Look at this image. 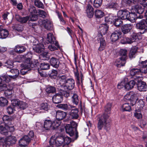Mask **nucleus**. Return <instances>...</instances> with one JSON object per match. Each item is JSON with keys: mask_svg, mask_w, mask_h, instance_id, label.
<instances>
[{"mask_svg": "<svg viewBox=\"0 0 147 147\" xmlns=\"http://www.w3.org/2000/svg\"><path fill=\"white\" fill-rule=\"evenodd\" d=\"M71 141V138L66 136L61 135L56 137L54 135L51 138L49 143L56 146L59 147L64 144H68Z\"/></svg>", "mask_w": 147, "mask_h": 147, "instance_id": "obj_1", "label": "nucleus"}, {"mask_svg": "<svg viewBox=\"0 0 147 147\" xmlns=\"http://www.w3.org/2000/svg\"><path fill=\"white\" fill-rule=\"evenodd\" d=\"M110 120L108 115L103 114L99 118L97 124V128L99 130H101L102 128L107 131L110 129Z\"/></svg>", "mask_w": 147, "mask_h": 147, "instance_id": "obj_2", "label": "nucleus"}, {"mask_svg": "<svg viewBox=\"0 0 147 147\" xmlns=\"http://www.w3.org/2000/svg\"><path fill=\"white\" fill-rule=\"evenodd\" d=\"M138 94L136 92H130L124 96L125 99L129 100L131 105L133 106L136 103L138 100Z\"/></svg>", "mask_w": 147, "mask_h": 147, "instance_id": "obj_3", "label": "nucleus"}, {"mask_svg": "<svg viewBox=\"0 0 147 147\" xmlns=\"http://www.w3.org/2000/svg\"><path fill=\"white\" fill-rule=\"evenodd\" d=\"M16 138L14 136H10L5 138H0V142L2 143L3 145H8L15 144L16 142Z\"/></svg>", "mask_w": 147, "mask_h": 147, "instance_id": "obj_4", "label": "nucleus"}, {"mask_svg": "<svg viewBox=\"0 0 147 147\" xmlns=\"http://www.w3.org/2000/svg\"><path fill=\"white\" fill-rule=\"evenodd\" d=\"M142 72L141 69L133 68L130 70V74L131 76H135L138 80H141L143 79V78L140 76L145 74L144 72Z\"/></svg>", "mask_w": 147, "mask_h": 147, "instance_id": "obj_5", "label": "nucleus"}, {"mask_svg": "<svg viewBox=\"0 0 147 147\" xmlns=\"http://www.w3.org/2000/svg\"><path fill=\"white\" fill-rule=\"evenodd\" d=\"M7 88L4 90V94L9 99L15 97V96L13 94V84H9L7 86Z\"/></svg>", "mask_w": 147, "mask_h": 147, "instance_id": "obj_6", "label": "nucleus"}, {"mask_svg": "<svg viewBox=\"0 0 147 147\" xmlns=\"http://www.w3.org/2000/svg\"><path fill=\"white\" fill-rule=\"evenodd\" d=\"M14 129L13 127L5 125L3 126L0 125V133L3 135H7L9 134L11 132L14 131Z\"/></svg>", "mask_w": 147, "mask_h": 147, "instance_id": "obj_7", "label": "nucleus"}, {"mask_svg": "<svg viewBox=\"0 0 147 147\" xmlns=\"http://www.w3.org/2000/svg\"><path fill=\"white\" fill-rule=\"evenodd\" d=\"M25 64L27 65L28 68L30 70L31 69L35 70L37 69V66L38 64V62L37 60L30 61V59H28L26 60L25 62Z\"/></svg>", "mask_w": 147, "mask_h": 147, "instance_id": "obj_8", "label": "nucleus"}, {"mask_svg": "<svg viewBox=\"0 0 147 147\" xmlns=\"http://www.w3.org/2000/svg\"><path fill=\"white\" fill-rule=\"evenodd\" d=\"M39 24L42 27H43L47 30H52L53 28V24L48 20H40L39 21Z\"/></svg>", "mask_w": 147, "mask_h": 147, "instance_id": "obj_9", "label": "nucleus"}, {"mask_svg": "<svg viewBox=\"0 0 147 147\" xmlns=\"http://www.w3.org/2000/svg\"><path fill=\"white\" fill-rule=\"evenodd\" d=\"M129 14L130 12L126 9L120 10L117 13V15L123 20H128Z\"/></svg>", "mask_w": 147, "mask_h": 147, "instance_id": "obj_10", "label": "nucleus"}, {"mask_svg": "<svg viewBox=\"0 0 147 147\" xmlns=\"http://www.w3.org/2000/svg\"><path fill=\"white\" fill-rule=\"evenodd\" d=\"M136 26L137 29L141 30H144V32L147 30V23L144 20H142L137 23L136 25Z\"/></svg>", "mask_w": 147, "mask_h": 147, "instance_id": "obj_11", "label": "nucleus"}, {"mask_svg": "<svg viewBox=\"0 0 147 147\" xmlns=\"http://www.w3.org/2000/svg\"><path fill=\"white\" fill-rule=\"evenodd\" d=\"M74 84L75 82L73 79L72 78L68 79L66 80L64 85L66 89L69 90H71L74 88Z\"/></svg>", "mask_w": 147, "mask_h": 147, "instance_id": "obj_12", "label": "nucleus"}, {"mask_svg": "<svg viewBox=\"0 0 147 147\" xmlns=\"http://www.w3.org/2000/svg\"><path fill=\"white\" fill-rule=\"evenodd\" d=\"M30 141V137L28 136H25L20 140L19 144L20 146L24 147L26 146Z\"/></svg>", "mask_w": 147, "mask_h": 147, "instance_id": "obj_13", "label": "nucleus"}, {"mask_svg": "<svg viewBox=\"0 0 147 147\" xmlns=\"http://www.w3.org/2000/svg\"><path fill=\"white\" fill-rule=\"evenodd\" d=\"M137 88L140 91H145L147 89V85L144 82L138 80L137 83Z\"/></svg>", "mask_w": 147, "mask_h": 147, "instance_id": "obj_14", "label": "nucleus"}, {"mask_svg": "<svg viewBox=\"0 0 147 147\" xmlns=\"http://www.w3.org/2000/svg\"><path fill=\"white\" fill-rule=\"evenodd\" d=\"M9 72H11L12 74H13V76H7L5 75V78H7L9 79V82L10 80L11 79H15L18 76V75L19 74V71L17 69H11L10 70Z\"/></svg>", "mask_w": 147, "mask_h": 147, "instance_id": "obj_15", "label": "nucleus"}, {"mask_svg": "<svg viewBox=\"0 0 147 147\" xmlns=\"http://www.w3.org/2000/svg\"><path fill=\"white\" fill-rule=\"evenodd\" d=\"M108 26L106 24H101L98 29V31L101 35L102 36L105 34L108 30Z\"/></svg>", "mask_w": 147, "mask_h": 147, "instance_id": "obj_16", "label": "nucleus"}, {"mask_svg": "<svg viewBox=\"0 0 147 147\" xmlns=\"http://www.w3.org/2000/svg\"><path fill=\"white\" fill-rule=\"evenodd\" d=\"M66 133L68 134L71 136H73L74 134V131L76 130V128H73L71 125L67 124L65 126Z\"/></svg>", "mask_w": 147, "mask_h": 147, "instance_id": "obj_17", "label": "nucleus"}, {"mask_svg": "<svg viewBox=\"0 0 147 147\" xmlns=\"http://www.w3.org/2000/svg\"><path fill=\"white\" fill-rule=\"evenodd\" d=\"M138 3V4H136L135 6L132 9L133 11H135V12L139 14H141L143 13L144 11V7H143L142 5V6L139 5Z\"/></svg>", "mask_w": 147, "mask_h": 147, "instance_id": "obj_18", "label": "nucleus"}, {"mask_svg": "<svg viewBox=\"0 0 147 147\" xmlns=\"http://www.w3.org/2000/svg\"><path fill=\"white\" fill-rule=\"evenodd\" d=\"M121 34V32L119 30H116L111 34V38L112 41L115 42L119 38V36Z\"/></svg>", "mask_w": 147, "mask_h": 147, "instance_id": "obj_19", "label": "nucleus"}, {"mask_svg": "<svg viewBox=\"0 0 147 147\" xmlns=\"http://www.w3.org/2000/svg\"><path fill=\"white\" fill-rule=\"evenodd\" d=\"M133 26L131 24H127L123 26L121 28L122 31L123 33L125 34L129 32L132 29Z\"/></svg>", "mask_w": 147, "mask_h": 147, "instance_id": "obj_20", "label": "nucleus"}, {"mask_svg": "<svg viewBox=\"0 0 147 147\" xmlns=\"http://www.w3.org/2000/svg\"><path fill=\"white\" fill-rule=\"evenodd\" d=\"M52 99L54 103L58 104L61 102L62 101L63 97L61 94H57L53 96Z\"/></svg>", "mask_w": 147, "mask_h": 147, "instance_id": "obj_21", "label": "nucleus"}, {"mask_svg": "<svg viewBox=\"0 0 147 147\" xmlns=\"http://www.w3.org/2000/svg\"><path fill=\"white\" fill-rule=\"evenodd\" d=\"M50 63L53 67L56 68H57L60 63L59 60L54 57H52L50 60Z\"/></svg>", "mask_w": 147, "mask_h": 147, "instance_id": "obj_22", "label": "nucleus"}, {"mask_svg": "<svg viewBox=\"0 0 147 147\" xmlns=\"http://www.w3.org/2000/svg\"><path fill=\"white\" fill-rule=\"evenodd\" d=\"M66 115L67 113L63 111L59 110L56 112V118L60 121L65 118Z\"/></svg>", "mask_w": 147, "mask_h": 147, "instance_id": "obj_23", "label": "nucleus"}, {"mask_svg": "<svg viewBox=\"0 0 147 147\" xmlns=\"http://www.w3.org/2000/svg\"><path fill=\"white\" fill-rule=\"evenodd\" d=\"M44 49V45L40 43L34 46L33 48V50L35 52L38 53H41L43 51V49Z\"/></svg>", "mask_w": 147, "mask_h": 147, "instance_id": "obj_24", "label": "nucleus"}, {"mask_svg": "<svg viewBox=\"0 0 147 147\" xmlns=\"http://www.w3.org/2000/svg\"><path fill=\"white\" fill-rule=\"evenodd\" d=\"M135 13L136 12L130 13V15H129V17L128 19V20L132 22H134L138 18H140L141 19L143 18V16H140L138 17Z\"/></svg>", "mask_w": 147, "mask_h": 147, "instance_id": "obj_25", "label": "nucleus"}, {"mask_svg": "<svg viewBox=\"0 0 147 147\" xmlns=\"http://www.w3.org/2000/svg\"><path fill=\"white\" fill-rule=\"evenodd\" d=\"M86 13L88 17L90 18H92L93 16V9L90 4L88 5L87 7Z\"/></svg>", "mask_w": 147, "mask_h": 147, "instance_id": "obj_26", "label": "nucleus"}, {"mask_svg": "<svg viewBox=\"0 0 147 147\" xmlns=\"http://www.w3.org/2000/svg\"><path fill=\"white\" fill-rule=\"evenodd\" d=\"M71 111L69 113L70 117L72 119H76L78 117V111L77 109L74 108L73 109H71Z\"/></svg>", "mask_w": 147, "mask_h": 147, "instance_id": "obj_27", "label": "nucleus"}, {"mask_svg": "<svg viewBox=\"0 0 147 147\" xmlns=\"http://www.w3.org/2000/svg\"><path fill=\"white\" fill-rule=\"evenodd\" d=\"M57 107L60 109L64 110H71L72 108H74V107L71 105H68L67 104H60L57 105Z\"/></svg>", "mask_w": 147, "mask_h": 147, "instance_id": "obj_28", "label": "nucleus"}, {"mask_svg": "<svg viewBox=\"0 0 147 147\" xmlns=\"http://www.w3.org/2000/svg\"><path fill=\"white\" fill-rule=\"evenodd\" d=\"M143 0H127L126 1V3L129 5L131 6L133 9L135 5L138 4V3L140 4V1Z\"/></svg>", "mask_w": 147, "mask_h": 147, "instance_id": "obj_29", "label": "nucleus"}, {"mask_svg": "<svg viewBox=\"0 0 147 147\" xmlns=\"http://www.w3.org/2000/svg\"><path fill=\"white\" fill-rule=\"evenodd\" d=\"M47 40L49 43L51 44H54L55 42H57L56 41L55 38L53 34L50 33L48 34H47Z\"/></svg>", "mask_w": 147, "mask_h": 147, "instance_id": "obj_30", "label": "nucleus"}, {"mask_svg": "<svg viewBox=\"0 0 147 147\" xmlns=\"http://www.w3.org/2000/svg\"><path fill=\"white\" fill-rule=\"evenodd\" d=\"M44 127L45 129L48 130L52 129V121L49 120H46L44 122Z\"/></svg>", "mask_w": 147, "mask_h": 147, "instance_id": "obj_31", "label": "nucleus"}, {"mask_svg": "<svg viewBox=\"0 0 147 147\" xmlns=\"http://www.w3.org/2000/svg\"><path fill=\"white\" fill-rule=\"evenodd\" d=\"M139 65L141 67L142 72H144L145 74L147 73V60L142 61L139 63Z\"/></svg>", "mask_w": 147, "mask_h": 147, "instance_id": "obj_32", "label": "nucleus"}, {"mask_svg": "<svg viewBox=\"0 0 147 147\" xmlns=\"http://www.w3.org/2000/svg\"><path fill=\"white\" fill-rule=\"evenodd\" d=\"M126 63V60L119 57L115 61V65L117 67H121L124 65Z\"/></svg>", "mask_w": 147, "mask_h": 147, "instance_id": "obj_33", "label": "nucleus"}, {"mask_svg": "<svg viewBox=\"0 0 147 147\" xmlns=\"http://www.w3.org/2000/svg\"><path fill=\"white\" fill-rule=\"evenodd\" d=\"M120 58L126 60L127 59V50L125 49H121L119 53Z\"/></svg>", "mask_w": 147, "mask_h": 147, "instance_id": "obj_34", "label": "nucleus"}, {"mask_svg": "<svg viewBox=\"0 0 147 147\" xmlns=\"http://www.w3.org/2000/svg\"><path fill=\"white\" fill-rule=\"evenodd\" d=\"M135 82L133 80L130 81L129 82L128 81L126 83L125 89L127 90H129L132 88L135 84Z\"/></svg>", "mask_w": 147, "mask_h": 147, "instance_id": "obj_35", "label": "nucleus"}, {"mask_svg": "<svg viewBox=\"0 0 147 147\" xmlns=\"http://www.w3.org/2000/svg\"><path fill=\"white\" fill-rule=\"evenodd\" d=\"M9 35L8 31L5 29L1 30H0V38L4 39L7 38Z\"/></svg>", "mask_w": 147, "mask_h": 147, "instance_id": "obj_36", "label": "nucleus"}, {"mask_svg": "<svg viewBox=\"0 0 147 147\" xmlns=\"http://www.w3.org/2000/svg\"><path fill=\"white\" fill-rule=\"evenodd\" d=\"M26 48L23 46L18 45L16 47L14 50L16 52L20 53L25 51Z\"/></svg>", "mask_w": 147, "mask_h": 147, "instance_id": "obj_37", "label": "nucleus"}, {"mask_svg": "<svg viewBox=\"0 0 147 147\" xmlns=\"http://www.w3.org/2000/svg\"><path fill=\"white\" fill-rule=\"evenodd\" d=\"M59 47V45L57 42H55L54 44L49 45L48 47V49L51 51H54L57 50Z\"/></svg>", "mask_w": 147, "mask_h": 147, "instance_id": "obj_38", "label": "nucleus"}, {"mask_svg": "<svg viewBox=\"0 0 147 147\" xmlns=\"http://www.w3.org/2000/svg\"><path fill=\"white\" fill-rule=\"evenodd\" d=\"M116 17L112 15L107 16L105 17V21L111 24L113 23L115 20H116Z\"/></svg>", "mask_w": 147, "mask_h": 147, "instance_id": "obj_39", "label": "nucleus"}, {"mask_svg": "<svg viewBox=\"0 0 147 147\" xmlns=\"http://www.w3.org/2000/svg\"><path fill=\"white\" fill-rule=\"evenodd\" d=\"M112 105L111 103H108L105 107V112L104 114H106L108 115L109 118L110 115L111 113Z\"/></svg>", "mask_w": 147, "mask_h": 147, "instance_id": "obj_40", "label": "nucleus"}, {"mask_svg": "<svg viewBox=\"0 0 147 147\" xmlns=\"http://www.w3.org/2000/svg\"><path fill=\"white\" fill-rule=\"evenodd\" d=\"M21 66L22 68L20 71V74L22 75H25L29 70L28 68L27 65L25 63L22 65Z\"/></svg>", "mask_w": 147, "mask_h": 147, "instance_id": "obj_41", "label": "nucleus"}, {"mask_svg": "<svg viewBox=\"0 0 147 147\" xmlns=\"http://www.w3.org/2000/svg\"><path fill=\"white\" fill-rule=\"evenodd\" d=\"M46 91L47 93H54L56 92L55 88L53 86H48L46 89Z\"/></svg>", "mask_w": 147, "mask_h": 147, "instance_id": "obj_42", "label": "nucleus"}, {"mask_svg": "<svg viewBox=\"0 0 147 147\" xmlns=\"http://www.w3.org/2000/svg\"><path fill=\"white\" fill-rule=\"evenodd\" d=\"M61 123V121L57 119H56L52 122V129H55L59 126Z\"/></svg>", "mask_w": 147, "mask_h": 147, "instance_id": "obj_43", "label": "nucleus"}, {"mask_svg": "<svg viewBox=\"0 0 147 147\" xmlns=\"http://www.w3.org/2000/svg\"><path fill=\"white\" fill-rule=\"evenodd\" d=\"M72 101L74 104L77 105L79 101V98L78 95L76 94H74L72 97Z\"/></svg>", "mask_w": 147, "mask_h": 147, "instance_id": "obj_44", "label": "nucleus"}, {"mask_svg": "<svg viewBox=\"0 0 147 147\" xmlns=\"http://www.w3.org/2000/svg\"><path fill=\"white\" fill-rule=\"evenodd\" d=\"M127 81H128V79L127 78H125L120 83L118 84L117 88L119 89H120L124 87L125 88L126 83Z\"/></svg>", "mask_w": 147, "mask_h": 147, "instance_id": "obj_45", "label": "nucleus"}, {"mask_svg": "<svg viewBox=\"0 0 147 147\" xmlns=\"http://www.w3.org/2000/svg\"><path fill=\"white\" fill-rule=\"evenodd\" d=\"M100 45L98 48L100 51H102L104 49L106 45V43L103 38H101L100 39Z\"/></svg>", "mask_w": 147, "mask_h": 147, "instance_id": "obj_46", "label": "nucleus"}, {"mask_svg": "<svg viewBox=\"0 0 147 147\" xmlns=\"http://www.w3.org/2000/svg\"><path fill=\"white\" fill-rule=\"evenodd\" d=\"M121 109L123 111H130L131 110V107L128 103L124 104L121 107Z\"/></svg>", "mask_w": 147, "mask_h": 147, "instance_id": "obj_47", "label": "nucleus"}, {"mask_svg": "<svg viewBox=\"0 0 147 147\" xmlns=\"http://www.w3.org/2000/svg\"><path fill=\"white\" fill-rule=\"evenodd\" d=\"M95 16L96 18H101L104 16L103 11L100 10H96L95 12Z\"/></svg>", "mask_w": 147, "mask_h": 147, "instance_id": "obj_48", "label": "nucleus"}, {"mask_svg": "<svg viewBox=\"0 0 147 147\" xmlns=\"http://www.w3.org/2000/svg\"><path fill=\"white\" fill-rule=\"evenodd\" d=\"M30 18L28 16H26L23 17L19 16L18 20L22 23H25L29 20Z\"/></svg>", "mask_w": 147, "mask_h": 147, "instance_id": "obj_49", "label": "nucleus"}, {"mask_svg": "<svg viewBox=\"0 0 147 147\" xmlns=\"http://www.w3.org/2000/svg\"><path fill=\"white\" fill-rule=\"evenodd\" d=\"M137 51V49L136 47L132 48L131 49L129 54V56L130 58H132L134 57L135 54L136 53Z\"/></svg>", "mask_w": 147, "mask_h": 147, "instance_id": "obj_50", "label": "nucleus"}, {"mask_svg": "<svg viewBox=\"0 0 147 147\" xmlns=\"http://www.w3.org/2000/svg\"><path fill=\"white\" fill-rule=\"evenodd\" d=\"M140 4L142 5L143 7H144V11L145 10V16L147 17V0H144L140 1Z\"/></svg>", "mask_w": 147, "mask_h": 147, "instance_id": "obj_51", "label": "nucleus"}, {"mask_svg": "<svg viewBox=\"0 0 147 147\" xmlns=\"http://www.w3.org/2000/svg\"><path fill=\"white\" fill-rule=\"evenodd\" d=\"M50 67V65L48 63H41L40 67L42 70H46L49 69Z\"/></svg>", "mask_w": 147, "mask_h": 147, "instance_id": "obj_52", "label": "nucleus"}, {"mask_svg": "<svg viewBox=\"0 0 147 147\" xmlns=\"http://www.w3.org/2000/svg\"><path fill=\"white\" fill-rule=\"evenodd\" d=\"M8 101L7 100L4 98H0V105L3 107L7 105Z\"/></svg>", "mask_w": 147, "mask_h": 147, "instance_id": "obj_53", "label": "nucleus"}, {"mask_svg": "<svg viewBox=\"0 0 147 147\" xmlns=\"http://www.w3.org/2000/svg\"><path fill=\"white\" fill-rule=\"evenodd\" d=\"M107 7L109 8H113L114 9H117L119 8L118 5L115 3H112L108 4Z\"/></svg>", "mask_w": 147, "mask_h": 147, "instance_id": "obj_54", "label": "nucleus"}, {"mask_svg": "<svg viewBox=\"0 0 147 147\" xmlns=\"http://www.w3.org/2000/svg\"><path fill=\"white\" fill-rule=\"evenodd\" d=\"M130 39L129 38L124 37L121 40V42L124 44H131Z\"/></svg>", "mask_w": 147, "mask_h": 147, "instance_id": "obj_55", "label": "nucleus"}, {"mask_svg": "<svg viewBox=\"0 0 147 147\" xmlns=\"http://www.w3.org/2000/svg\"><path fill=\"white\" fill-rule=\"evenodd\" d=\"M16 108L13 106L11 105L7 108V111L9 114L13 113L15 111Z\"/></svg>", "mask_w": 147, "mask_h": 147, "instance_id": "obj_56", "label": "nucleus"}, {"mask_svg": "<svg viewBox=\"0 0 147 147\" xmlns=\"http://www.w3.org/2000/svg\"><path fill=\"white\" fill-rule=\"evenodd\" d=\"M14 98L10 99L11 100L12 105L11 106H13L15 108L16 107L18 108L20 102H19L18 100L13 99Z\"/></svg>", "mask_w": 147, "mask_h": 147, "instance_id": "obj_57", "label": "nucleus"}, {"mask_svg": "<svg viewBox=\"0 0 147 147\" xmlns=\"http://www.w3.org/2000/svg\"><path fill=\"white\" fill-rule=\"evenodd\" d=\"M35 5L38 8H43L44 5L43 3L40 0H36L34 1Z\"/></svg>", "mask_w": 147, "mask_h": 147, "instance_id": "obj_58", "label": "nucleus"}, {"mask_svg": "<svg viewBox=\"0 0 147 147\" xmlns=\"http://www.w3.org/2000/svg\"><path fill=\"white\" fill-rule=\"evenodd\" d=\"M138 38V36L136 33H133L131 35V37L129 38L131 41V44L134 42H136Z\"/></svg>", "mask_w": 147, "mask_h": 147, "instance_id": "obj_59", "label": "nucleus"}, {"mask_svg": "<svg viewBox=\"0 0 147 147\" xmlns=\"http://www.w3.org/2000/svg\"><path fill=\"white\" fill-rule=\"evenodd\" d=\"M13 118L11 116L7 115L4 116L3 118V121L6 123H7V122H10L13 120Z\"/></svg>", "mask_w": 147, "mask_h": 147, "instance_id": "obj_60", "label": "nucleus"}, {"mask_svg": "<svg viewBox=\"0 0 147 147\" xmlns=\"http://www.w3.org/2000/svg\"><path fill=\"white\" fill-rule=\"evenodd\" d=\"M113 24L116 26L118 27L122 25V22L120 19L116 18V20H114Z\"/></svg>", "mask_w": 147, "mask_h": 147, "instance_id": "obj_61", "label": "nucleus"}, {"mask_svg": "<svg viewBox=\"0 0 147 147\" xmlns=\"http://www.w3.org/2000/svg\"><path fill=\"white\" fill-rule=\"evenodd\" d=\"M29 12L31 14H35L37 12L36 8L33 5H30L28 8Z\"/></svg>", "mask_w": 147, "mask_h": 147, "instance_id": "obj_62", "label": "nucleus"}, {"mask_svg": "<svg viewBox=\"0 0 147 147\" xmlns=\"http://www.w3.org/2000/svg\"><path fill=\"white\" fill-rule=\"evenodd\" d=\"M102 0H94L93 3L94 6L96 7H100L102 4Z\"/></svg>", "mask_w": 147, "mask_h": 147, "instance_id": "obj_63", "label": "nucleus"}, {"mask_svg": "<svg viewBox=\"0 0 147 147\" xmlns=\"http://www.w3.org/2000/svg\"><path fill=\"white\" fill-rule=\"evenodd\" d=\"M13 62L11 60H8L5 63V66L7 68H11L13 67Z\"/></svg>", "mask_w": 147, "mask_h": 147, "instance_id": "obj_64", "label": "nucleus"}]
</instances>
